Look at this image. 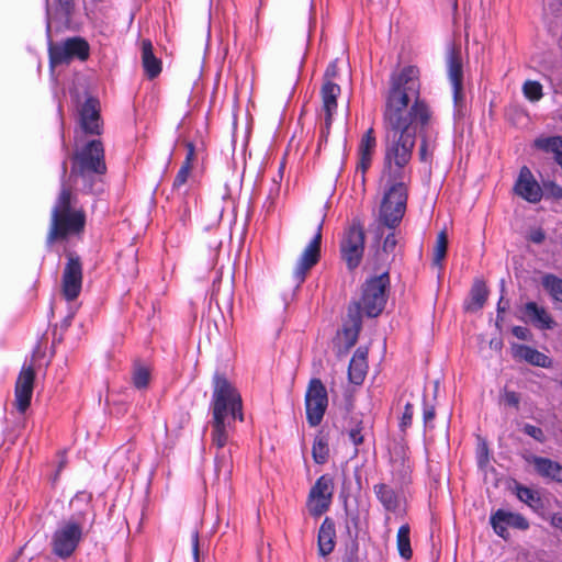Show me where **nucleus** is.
<instances>
[{
    "label": "nucleus",
    "mask_w": 562,
    "mask_h": 562,
    "mask_svg": "<svg viewBox=\"0 0 562 562\" xmlns=\"http://www.w3.org/2000/svg\"><path fill=\"white\" fill-rule=\"evenodd\" d=\"M403 104L401 99H392L383 113L385 135L382 180L386 189L380 205V218L390 227L401 223L406 212V167L416 143L415 128H407V121L397 108Z\"/></svg>",
    "instance_id": "f257e3e1"
},
{
    "label": "nucleus",
    "mask_w": 562,
    "mask_h": 562,
    "mask_svg": "<svg viewBox=\"0 0 562 562\" xmlns=\"http://www.w3.org/2000/svg\"><path fill=\"white\" fill-rule=\"evenodd\" d=\"M212 387L211 446L221 449L229 443L236 420H244L243 400L235 385L222 373L213 375Z\"/></svg>",
    "instance_id": "f03ea898"
},
{
    "label": "nucleus",
    "mask_w": 562,
    "mask_h": 562,
    "mask_svg": "<svg viewBox=\"0 0 562 562\" xmlns=\"http://www.w3.org/2000/svg\"><path fill=\"white\" fill-rule=\"evenodd\" d=\"M419 71L416 67L407 66L398 74H393L390 79V89L386 95L385 109L392 99H401L404 103L397 105L402 116L407 121V128H413V123L426 125L430 119V110L419 95Z\"/></svg>",
    "instance_id": "7ed1b4c3"
},
{
    "label": "nucleus",
    "mask_w": 562,
    "mask_h": 562,
    "mask_svg": "<svg viewBox=\"0 0 562 562\" xmlns=\"http://www.w3.org/2000/svg\"><path fill=\"white\" fill-rule=\"evenodd\" d=\"M72 194L70 189L63 186L55 206L52 210L50 228L47 235V243L56 239H64L69 235H76L83 231L86 214L83 210L71 207Z\"/></svg>",
    "instance_id": "20e7f679"
},
{
    "label": "nucleus",
    "mask_w": 562,
    "mask_h": 562,
    "mask_svg": "<svg viewBox=\"0 0 562 562\" xmlns=\"http://www.w3.org/2000/svg\"><path fill=\"white\" fill-rule=\"evenodd\" d=\"M71 175L83 181V189L93 191V183L106 172L104 147L101 140L88 142L72 158Z\"/></svg>",
    "instance_id": "39448f33"
},
{
    "label": "nucleus",
    "mask_w": 562,
    "mask_h": 562,
    "mask_svg": "<svg viewBox=\"0 0 562 562\" xmlns=\"http://www.w3.org/2000/svg\"><path fill=\"white\" fill-rule=\"evenodd\" d=\"M89 513L82 512L71 516L67 521L60 524L53 536V552L66 559L76 550L87 525L91 526L93 518L88 519Z\"/></svg>",
    "instance_id": "423d86ee"
},
{
    "label": "nucleus",
    "mask_w": 562,
    "mask_h": 562,
    "mask_svg": "<svg viewBox=\"0 0 562 562\" xmlns=\"http://www.w3.org/2000/svg\"><path fill=\"white\" fill-rule=\"evenodd\" d=\"M390 285L389 273L382 272L380 276L368 279L362 286V297L358 305L363 310L367 316L376 317L382 313L386 304V291Z\"/></svg>",
    "instance_id": "0eeeda50"
},
{
    "label": "nucleus",
    "mask_w": 562,
    "mask_h": 562,
    "mask_svg": "<svg viewBox=\"0 0 562 562\" xmlns=\"http://www.w3.org/2000/svg\"><path fill=\"white\" fill-rule=\"evenodd\" d=\"M364 228L358 221H353L344 232L340 240V254L349 270L359 267L364 252Z\"/></svg>",
    "instance_id": "6e6552de"
},
{
    "label": "nucleus",
    "mask_w": 562,
    "mask_h": 562,
    "mask_svg": "<svg viewBox=\"0 0 562 562\" xmlns=\"http://www.w3.org/2000/svg\"><path fill=\"white\" fill-rule=\"evenodd\" d=\"M48 54L53 66L67 65L74 59L87 60L90 55V46L85 38L75 36L61 43L50 44Z\"/></svg>",
    "instance_id": "1a4fd4ad"
},
{
    "label": "nucleus",
    "mask_w": 562,
    "mask_h": 562,
    "mask_svg": "<svg viewBox=\"0 0 562 562\" xmlns=\"http://www.w3.org/2000/svg\"><path fill=\"white\" fill-rule=\"evenodd\" d=\"M328 406V394L319 379H312L305 392L306 420L311 427L318 426Z\"/></svg>",
    "instance_id": "9d476101"
},
{
    "label": "nucleus",
    "mask_w": 562,
    "mask_h": 562,
    "mask_svg": "<svg viewBox=\"0 0 562 562\" xmlns=\"http://www.w3.org/2000/svg\"><path fill=\"white\" fill-rule=\"evenodd\" d=\"M324 221L325 216L323 215L317 222L315 236L304 248L293 270V282L296 284V286H300L305 281L308 271L318 262L321 258V243Z\"/></svg>",
    "instance_id": "9b49d317"
},
{
    "label": "nucleus",
    "mask_w": 562,
    "mask_h": 562,
    "mask_svg": "<svg viewBox=\"0 0 562 562\" xmlns=\"http://www.w3.org/2000/svg\"><path fill=\"white\" fill-rule=\"evenodd\" d=\"M334 481L328 474L319 476L312 486L307 497V508L312 516L319 517L326 513L333 502Z\"/></svg>",
    "instance_id": "f8f14e48"
},
{
    "label": "nucleus",
    "mask_w": 562,
    "mask_h": 562,
    "mask_svg": "<svg viewBox=\"0 0 562 562\" xmlns=\"http://www.w3.org/2000/svg\"><path fill=\"white\" fill-rule=\"evenodd\" d=\"M82 288V265L79 257L74 254L67 255L61 277V291L67 301L76 300Z\"/></svg>",
    "instance_id": "ddd939ff"
},
{
    "label": "nucleus",
    "mask_w": 562,
    "mask_h": 562,
    "mask_svg": "<svg viewBox=\"0 0 562 562\" xmlns=\"http://www.w3.org/2000/svg\"><path fill=\"white\" fill-rule=\"evenodd\" d=\"M35 380V371L32 364L23 366L15 383V407L20 413H24L32 400Z\"/></svg>",
    "instance_id": "4468645a"
},
{
    "label": "nucleus",
    "mask_w": 562,
    "mask_h": 562,
    "mask_svg": "<svg viewBox=\"0 0 562 562\" xmlns=\"http://www.w3.org/2000/svg\"><path fill=\"white\" fill-rule=\"evenodd\" d=\"M490 522L495 533L503 539H507L509 536L507 527L519 530H527L529 528V522L522 515L505 509H497L493 513L490 517Z\"/></svg>",
    "instance_id": "2eb2a0df"
},
{
    "label": "nucleus",
    "mask_w": 562,
    "mask_h": 562,
    "mask_svg": "<svg viewBox=\"0 0 562 562\" xmlns=\"http://www.w3.org/2000/svg\"><path fill=\"white\" fill-rule=\"evenodd\" d=\"M376 147V138L374 130L370 127L362 136L358 146V165L356 168L355 179H359L363 184L366 181L364 175L371 166L373 154Z\"/></svg>",
    "instance_id": "dca6fc26"
},
{
    "label": "nucleus",
    "mask_w": 562,
    "mask_h": 562,
    "mask_svg": "<svg viewBox=\"0 0 562 562\" xmlns=\"http://www.w3.org/2000/svg\"><path fill=\"white\" fill-rule=\"evenodd\" d=\"M514 190L517 195L530 203H538L542 199V189L526 166L520 169Z\"/></svg>",
    "instance_id": "f3484780"
},
{
    "label": "nucleus",
    "mask_w": 562,
    "mask_h": 562,
    "mask_svg": "<svg viewBox=\"0 0 562 562\" xmlns=\"http://www.w3.org/2000/svg\"><path fill=\"white\" fill-rule=\"evenodd\" d=\"M448 76L452 86L453 100L457 106L463 100V69L460 52L452 49L447 59Z\"/></svg>",
    "instance_id": "a211bd4d"
},
{
    "label": "nucleus",
    "mask_w": 562,
    "mask_h": 562,
    "mask_svg": "<svg viewBox=\"0 0 562 562\" xmlns=\"http://www.w3.org/2000/svg\"><path fill=\"white\" fill-rule=\"evenodd\" d=\"M80 125L87 134L100 135L102 123L100 117V104L94 98H88L80 110Z\"/></svg>",
    "instance_id": "6ab92c4d"
},
{
    "label": "nucleus",
    "mask_w": 562,
    "mask_h": 562,
    "mask_svg": "<svg viewBox=\"0 0 562 562\" xmlns=\"http://www.w3.org/2000/svg\"><path fill=\"white\" fill-rule=\"evenodd\" d=\"M373 492L385 510L396 513L401 509L402 494L385 483H378Z\"/></svg>",
    "instance_id": "aec40b11"
},
{
    "label": "nucleus",
    "mask_w": 562,
    "mask_h": 562,
    "mask_svg": "<svg viewBox=\"0 0 562 562\" xmlns=\"http://www.w3.org/2000/svg\"><path fill=\"white\" fill-rule=\"evenodd\" d=\"M362 321L361 313L358 305L349 306L347 321L342 328V335L346 341L347 348H351L356 345L358 336L361 329Z\"/></svg>",
    "instance_id": "412c9836"
},
{
    "label": "nucleus",
    "mask_w": 562,
    "mask_h": 562,
    "mask_svg": "<svg viewBox=\"0 0 562 562\" xmlns=\"http://www.w3.org/2000/svg\"><path fill=\"white\" fill-rule=\"evenodd\" d=\"M367 357V348L360 347L355 351L348 368V376L351 383L359 385L363 382L368 371Z\"/></svg>",
    "instance_id": "4be33fe9"
},
{
    "label": "nucleus",
    "mask_w": 562,
    "mask_h": 562,
    "mask_svg": "<svg viewBox=\"0 0 562 562\" xmlns=\"http://www.w3.org/2000/svg\"><path fill=\"white\" fill-rule=\"evenodd\" d=\"M526 460L535 465L539 475L562 483V465L560 463L537 456H529Z\"/></svg>",
    "instance_id": "5701e85b"
},
{
    "label": "nucleus",
    "mask_w": 562,
    "mask_h": 562,
    "mask_svg": "<svg viewBox=\"0 0 562 562\" xmlns=\"http://www.w3.org/2000/svg\"><path fill=\"white\" fill-rule=\"evenodd\" d=\"M524 315L536 327L540 329H551L555 323L546 308L539 306L535 302H528L524 306Z\"/></svg>",
    "instance_id": "b1692460"
},
{
    "label": "nucleus",
    "mask_w": 562,
    "mask_h": 562,
    "mask_svg": "<svg viewBox=\"0 0 562 562\" xmlns=\"http://www.w3.org/2000/svg\"><path fill=\"white\" fill-rule=\"evenodd\" d=\"M335 524L334 521L326 517L318 530V552L322 557H326L333 552L335 548Z\"/></svg>",
    "instance_id": "393cba45"
},
{
    "label": "nucleus",
    "mask_w": 562,
    "mask_h": 562,
    "mask_svg": "<svg viewBox=\"0 0 562 562\" xmlns=\"http://www.w3.org/2000/svg\"><path fill=\"white\" fill-rule=\"evenodd\" d=\"M224 448L225 447L221 449L216 448L214 472L217 480L223 479L224 482H227L231 479L233 471V457L232 450H224Z\"/></svg>",
    "instance_id": "a878e982"
},
{
    "label": "nucleus",
    "mask_w": 562,
    "mask_h": 562,
    "mask_svg": "<svg viewBox=\"0 0 562 562\" xmlns=\"http://www.w3.org/2000/svg\"><path fill=\"white\" fill-rule=\"evenodd\" d=\"M142 63L146 76L154 79L161 71V61L153 53V44L149 40L142 42Z\"/></svg>",
    "instance_id": "bb28decb"
},
{
    "label": "nucleus",
    "mask_w": 562,
    "mask_h": 562,
    "mask_svg": "<svg viewBox=\"0 0 562 562\" xmlns=\"http://www.w3.org/2000/svg\"><path fill=\"white\" fill-rule=\"evenodd\" d=\"M340 94V87L331 81H326L322 87L323 111L327 121L333 117L337 110V97Z\"/></svg>",
    "instance_id": "cd10ccee"
},
{
    "label": "nucleus",
    "mask_w": 562,
    "mask_h": 562,
    "mask_svg": "<svg viewBox=\"0 0 562 562\" xmlns=\"http://www.w3.org/2000/svg\"><path fill=\"white\" fill-rule=\"evenodd\" d=\"M516 356L526 360L528 363L541 368H551L552 360L544 353L529 346H518Z\"/></svg>",
    "instance_id": "c85d7f7f"
},
{
    "label": "nucleus",
    "mask_w": 562,
    "mask_h": 562,
    "mask_svg": "<svg viewBox=\"0 0 562 562\" xmlns=\"http://www.w3.org/2000/svg\"><path fill=\"white\" fill-rule=\"evenodd\" d=\"M369 427L358 417H352L348 429L349 439L356 447L355 454L358 453V447L363 443L368 435Z\"/></svg>",
    "instance_id": "c756f323"
},
{
    "label": "nucleus",
    "mask_w": 562,
    "mask_h": 562,
    "mask_svg": "<svg viewBox=\"0 0 562 562\" xmlns=\"http://www.w3.org/2000/svg\"><path fill=\"white\" fill-rule=\"evenodd\" d=\"M378 223H379V232L382 233V228H389L391 232L384 237V240H383V244H382V249H381V254L382 255H385V259H387L390 256H394L395 255V249L397 247V244H398V239H397V233H396V227L400 225V223L397 225H395L394 227H390L387 225H385L384 223L381 222V218L380 216L378 217Z\"/></svg>",
    "instance_id": "7c9ffc66"
},
{
    "label": "nucleus",
    "mask_w": 562,
    "mask_h": 562,
    "mask_svg": "<svg viewBox=\"0 0 562 562\" xmlns=\"http://www.w3.org/2000/svg\"><path fill=\"white\" fill-rule=\"evenodd\" d=\"M541 283L552 300L562 305V279L552 273H548L542 277Z\"/></svg>",
    "instance_id": "2f4dec72"
},
{
    "label": "nucleus",
    "mask_w": 562,
    "mask_h": 562,
    "mask_svg": "<svg viewBox=\"0 0 562 562\" xmlns=\"http://www.w3.org/2000/svg\"><path fill=\"white\" fill-rule=\"evenodd\" d=\"M409 533H411V528L407 524H405L398 528L397 536H396V547H397L398 553L405 560H409L413 555V551L411 548Z\"/></svg>",
    "instance_id": "473e14b6"
},
{
    "label": "nucleus",
    "mask_w": 562,
    "mask_h": 562,
    "mask_svg": "<svg viewBox=\"0 0 562 562\" xmlns=\"http://www.w3.org/2000/svg\"><path fill=\"white\" fill-rule=\"evenodd\" d=\"M535 147L546 153L554 154V158L562 155V136L539 137L533 143Z\"/></svg>",
    "instance_id": "72a5a7b5"
},
{
    "label": "nucleus",
    "mask_w": 562,
    "mask_h": 562,
    "mask_svg": "<svg viewBox=\"0 0 562 562\" xmlns=\"http://www.w3.org/2000/svg\"><path fill=\"white\" fill-rule=\"evenodd\" d=\"M516 495L519 498V501L527 504L535 512H538L543 507V504H542V501H541V497L539 496V494L536 491H533L527 486L518 485L516 487Z\"/></svg>",
    "instance_id": "f704fd0d"
},
{
    "label": "nucleus",
    "mask_w": 562,
    "mask_h": 562,
    "mask_svg": "<svg viewBox=\"0 0 562 562\" xmlns=\"http://www.w3.org/2000/svg\"><path fill=\"white\" fill-rule=\"evenodd\" d=\"M312 456L317 464H324L329 456L328 440L327 438L318 434L314 438L313 447H312Z\"/></svg>",
    "instance_id": "c9c22d12"
},
{
    "label": "nucleus",
    "mask_w": 562,
    "mask_h": 562,
    "mask_svg": "<svg viewBox=\"0 0 562 562\" xmlns=\"http://www.w3.org/2000/svg\"><path fill=\"white\" fill-rule=\"evenodd\" d=\"M488 295V291L483 282H476L471 290V304L468 310L477 311L483 307Z\"/></svg>",
    "instance_id": "e433bc0d"
},
{
    "label": "nucleus",
    "mask_w": 562,
    "mask_h": 562,
    "mask_svg": "<svg viewBox=\"0 0 562 562\" xmlns=\"http://www.w3.org/2000/svg\"><path fill=\"white\" fill-rule=\"evenodd\" d=\"M448 247V236L446 231H441L436 240V245L434 247V263L436 266H440L442 260L446 257Z\"/></svg>",
    "instance_id": "4c0bfd02"
},
{
    "label": "nucleus",
    "mask_w": 562,
    "mask_h": 562,
    "mask_svg": "<svg viewBox=\"0 0 562 562\" xmlns=\"http://www.w3.org/2000/svg\"><path fill=\"white\" fill-rule=\"evenodd\" d=\"M150 380V372L147 367L136 364L132 375L133 385L140 390L147 387Z\"/></svg>",
    "instance_id": "58836bf2"
},
{
    "label": "nucleus",
    "mask_w": 562,
    "mask_h": 562,
    "mask_svg": "<svg viewBox=\"0 0 562 562\" xmlns=\"http://www.w3.org/2000/svg\"><path fill=\"white\" fill-rule=\"evenodd\" d=\"M525 97L530 101H539L542 98V86L538 81L528 80L522 86Z\"/></svg>",
    "instance_id": "ea45409f"
},
{
    "label": "nucleus",
    "mask_w": 562,
    "mask_h": 562,
    "mask_svg": "<svg viewBox=\"0 0 562 562\" xmlns=\"http://www.w3.org/2000/svg\"><path fill=\"white\" fill-rule=\"evenodd\" d=\"M435 146L430 144L426 138L420 142L418 155L423 162L430 161L432 158Z\"/></svg>",
    "instance_id": "a19ab883"
},
{
    "label": "nucleus",
    "mask_w": 562,
    "mask_h": 562,
    "mask_svg": "<svg viewBox=\"0 0 562 562\" xmlns=\"http://www.w3.org/2000/svg\"><path fill=\"white\" fill-rule=\"evenodd\" d=\"M191 170L192 167L182 164L173 180V188L182 187L188 181Z\"/></svg>",
    "instance_id": "79ce46f5"
},
{
    "label": "nucleus",
    "mask_w": 562,
    "mask_h": 562,
    "mask_svg": "<svg viewBox=\"0 0 562 562\" xmlns=\"http://www.w3.org/2000/svg\"><path fill=\"white\" fill-rule=\"evenodd\" d=\"M524 432L530 437H532L535 440L539 441V442H544L546 441V436H544V432L541 428L537 427V426H533V425H530V424H526L524 426Z\"/></svg>",
    "instance_id": "37998d69"
},
{
    "label": "nucleus",
    "mask_w": 562,
    "mask_h": 562,
    "mask_svg": "<svg viewBox=\"0 0 562 562\" xmlns=\"http://www.w3.org/2000/svg\"><path fill=\"white\" fill-rule=\"evenodd\" d=\"M414 415V406L411 403H407L404 407V412L401 418L400 427L402 430H405L407 427L412 425Z\"/></svg>",
    "instance_id": "c03bdc74"
},
{
    "label": "nucleus",
    "mask_w": 562,
    "mask_h": 562,
    "mask_svg": "<svg viewBox=\"0 0 562 562\" xmlns=\"http://www.w3.org/2000/svg\"><path fill=\"white\" fill-rule=\"evenodd\" d=\"M503 401L505 404H507L509 406L518 407L519 402H520V396L518 393H516L514 391L505 390L504 394H503Z\"/></svg>",
    "instance_id": "a18cd8bd"
},
{
    "label": "nucleus",
    "mask_w": 562,
    "mask_h": 562,
    "mask_svg": "<svg viewBox=\"0 0 562 562\" xmlns=\"http://www.w3.org/2000/svg\"><path fill=\"white\" fill-rule=\"evenodd\" d=\"M186 147H187V155H186L183 165L193 167V162L195 160V147H194L193 143H191V142H188L186 144Z\"/></svg>",
    "instance_id": "49530a36"
},
{
    "label": "nucleus",
    "mask_w": 562,
    "mask_h": 562,
    "mask_svg": "<svg viewBox=\"0 0 562 562\" xmlns=\"http://www.w3.org/2000/svg\"><path fill=\"white\" fill-rule=\"evenodd\" d=\"M331 123H333V117H330L329 121H327V116H324V125L322 126L321 134H319L321 142L327 140L328 135L330 133Z\"/></svg>",
    "instance_id": "de8ad7c7"
},
{
    "label": "nucleus",
    "mask_w": 562,
    "mask_h": 562,
    "mask_svg": "<svg viewBox=\"0 0 562 562\" xmlns=\"http://www.w3.org/2000/svg\"><path fill=\"white\" fill-rule=\"evenodd\" d=\"M435 416H436L435 407L425 405L424 413H423L425 427H428V425L434 420Z\"/></svg>",
    "instance_id": "09e8293b"
},
{
    "label": "nucleus",
    "mask_w": 562,
    "mask_h": 562,
    "mask_svg": "<svg viewBox=\"0 0 562 562\" xmlns=\"http://www.w3.org/2000/svg\"><path fill=\"white\" fill-rule=\"evenodd\" d=\"M548 194L557 200H560L562 199V188L554 182H549Z\"/></svg>",
    "instance_id": "8fccbe9b"
},
{
    "label": "nucleus",
    "mask_w": 562,
    "mask_h": 562,
    "mask_svg": "<svg viewBox=\"0 0 562 562\" xmlns=\"http://www.w3.org/2000/svg\"><path fill=\"white\" fill-rule=\"evenodd\" d=\"M513 334L521 340H527L529 338V330L522 326H515L513 328Z\"/></svg>",
    "instance_id": "3c124183"
},
{
    "label": "nucleus",
    "mask_w": 562,
    "mask_h": 562,
    "mask_svg": "<svg viewBox=\"0 0 562 562\" xmlns=\"http://www.w3.org/2000/svg\"><path fill=\"white\" fill-rule=\"evenodd\" d=\"M544 233L541 229H535L530 234V240L536 244H541L544 240Z\"/></svg>",
    "instance_id": "603ef678"
},
{
    "label": "nucleus",
    "mask_w": 562,
    "mask_h": 562,
    "mask_svg": "<svg viewBox=\"0 0 562 562\" xmlns=\"http://www.w3.org/2000/svg\"><path fill=\"white\" fill-rule=\"evenodd\" d=\"M192 547L195 562H199V533L196 531L192 533Z\"/></svg>",
    "instance_id": "864d4df0"
},
{
    "label": "nucleus",
    "mask_w": 562,
    "mask_h": 562,
    "mask_svg": "<svg viewBox=\"0 0 562 562\" xmlns=\"http://www.w3.org/2000/svg\"><path fill=\"white\" fill-rule=\"evenodd\" d=\"M58 3L60 4V7L64 9V11H66L67 13L71 10L72 8V0H58Z\"/></svg>",
    "instance_id": "5fc2aeb1"
},
{
    "label": "nucleus",
    "mask_w": 562,
    "mask_h": 562,
    "mask_svg": "<svg viewBox=\"0 0 562 562\" xmlns=\"http://www.w3.org/2000/svg\"><path fill=\"white\" fill-rule=\"evenodd\" d=\"M552 525L554 527H558V528H562V517L561 516H558V515H554L552 517Z\"/></svg>",
    "instance_id": "6e6d98bb"
},
{
    "label": "nucleus",
    "mask_w": 562,
    "mask_h": 562,
    "mask_svg": "<svg viewBox=\"0 0 562 562\" xmlns=\"http://www.w3.org/2000/svg\"><path fill=\"white\" fill-rule=\"evenodd\" d=\"M502 303H503V297H501V300H499V302L497 304V312H498V314L505 311V306H503Z\"/></svg>",
    "instance_id": "4d7b16f0"
},
{
    "label": "nucleus",
    "mask_w": 562,
    "mask_h": 562,
    "mask_svg": "<svg viewBox=\"0 0 562 562\" xmlns=\"http://www.w3.org/2000/svg\"><path fill=\"white\" fill-rule=\"evenodd\" d=\"M66 170H67V162L63 161V175L66 173Z\"/></svg>",
    "instance_id": "13d9d810"
},
{
    "label": "nucleus",
    "mask_w": 562,
    "mask_h": 562,
    "mask_svg": "<svg viewBox=\"0 0 562 562\" xmlns=\"http://www.w3.org/2000/svg\"><path fill=\"white\" fill-rule=\"evenodd\" d=\"M284 169V164L282 162L280 165V169H279V172H280V177H282V170Z\"/></svg>",
    "instance_id": "bf43d9fd"
},
{
    "label": "nucleus",
    "mask_w": 562,
    "mask_h": 562,
    "mask_svg": "<svg viewBox=\"0 0 562 562\" xmlns=\"http://www.w3.org/2000/svg\"><path fill=\"white\" fill-rule=\"evenodd\" d=\"M64 467H65V461H64V460H61V461L59 462L58 470H61V468H64Z\"/></svg>",
    "instance_id": "052dcab7"
},
{
    "label": "nucleus",
    "mask_w": 562,
    "mask_h": 562,
    "mask_svg": "<svg viewBox=\"0 0 562 562\" xmlns=\"http://www.w3.org/2000/svg\"><path fill=\"white\" fill-rule=\"evenodd\" d=\"M454 7H457V0H454Z\"/></svg>",
    "instance_id": "680f3d73"
}]
</instances>
